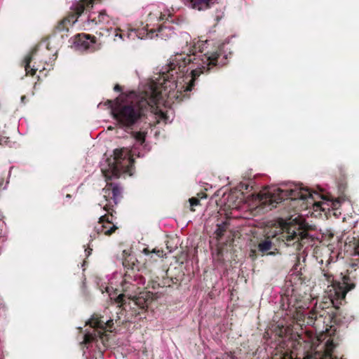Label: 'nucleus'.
<instances>
[{
  "mask_svg": "<svg viewBox=\"0 0 359 359\" xmlns=\"http://www.w3.org/2000/svg\"><path fill=\"white\" fill-rule=\"evenodd\" d=\"M189 203L191 206L197 205L199 203V200L196 198H191L189 199Z\"/></svg>",
  "mask_w": 359,
  "mask_h": 359,
  "instance_id": "obj_21",
  "label": "nucleus"
},
{
  "mask_svg": "<svg viewBox=\"0 0 359 359\" xmlns=\"http://www.w3.org/2000/svg\"><path fill=\"white\" fill-rule=\"evenodd\" d=\"M134 137L135 143L130 149L126 147L116 149L113 155L100 163L101 171L107 180L118 177L121 173L133 175V156H142L145 153L143 150H149L144 144V133H137Z\"/></svg>",
  "mask_w": 359,
  "mask_h": 359,
  "instance_id": "obj_4",
  "label": "nucleus"
},
{
  "mask_svg": "<svg viewBox=\"0 0 359 359\" xmlns=\"http://www.w3.org/2000/svg\"><path fill=\"white\" fill-rule=\"evenodd\" d=\"M67 198H70V195H69V194H67Z\"/></svg>",
  "mask_w": 359,
  "mask_h": 359,
  "instance_id": "obj_31",
  "label": "nucleus"
},
{
  "mask_svg": "<svg viewBox=\"0 0 359 359\" xmlns=\"http://www.w3.org/2000/svg\"><path fill=\"white\" fill-rule=\"evenodd\" d=\"M24 99H25V97H24V96H23V97H22V101L24 100Z\"/></svg>",
  "mask_w": 359,
  "mask_h": 359,
  "instance_id": "obj_32",
  "label": "nucleus"
},
{
  "mask_svg": "<svg viewBox=\"0 0 359 359\" xmlns=\"http://www.w3.org/2000/svg\"><path fill=\"white\" fill-rule=\"evenodd\" d=\"M267 255H274V253L273 252H269Z\"/></svg>",
  "mask_w": 359,
  "mask_h": 359,
  "instance_id": "obj_29",
  "label": "nucleus"
},
{
  "mask_svg": "<svg viewBox=\"0 0 359 359\" xmlns=\"http://www.w3.org/2000/svg\"><path fill=\"white\" fill-rule=\"evenodd\" d=\"M286 198L292 200H306L307 207L312 205L315 211L318 210L325 211L330 208L337 210L345 201L344 198L328 199L321 196L316 191H311L299 185L289 184L281 187H271L264 189L257 195H252L248 200L250 209H255L261 206L269 207L272 209L276 204Z\"/></svg>",
  "mask_w": 359,
  "mask_h": 359,
  "instance_id": "obj_3",
  "label": "nucleus"
},
{
  "mask_svg": "<svg viewBox=\"0 0 359 359\" xmlns=\"http://www.w3.org/2000/svg\"><path fill=\"white\" fill-rule=\"evenodd\" d=\"M32 60V58L31 55H29L25 57V60H24L25 69L27 72V74H29L31 75H34L36 73V71L37 70V69L32 68V69H30V70L29 69V63L31 62Z\"/></svg>",
  "mask_w": 359,
  "mask_h": 359,
  "instance_id": "obj_18",
  "label": "nucleus"
},
{
  "mask_svg": "<svg viewBox=\"0 0 359 359\" xmlns=\"http://www.w3.org/2000/svg\"><path fill=\"white\" fill-rule=\"evenodd\" d=\"M245 187V189L248 190V185L247 184H241V188H244Z\"/></svg>",
  "mask_w": 359,
  "mask_h": 359,
  "instance_id": "obj_27",
  "label": "nucleus"
},
{
  "mask_svg": "<svg viewBox=\"0 0 359 359\" xmlns=\"http://www.w3.org/2000/svg\"><path fill=\"white\" fill-rule=\"evenodd\" d=\"M121 192V188L117 185H114L112 188L109 187L104 188L102 189L104 200L100 201L99 206L106 212H109L113 206L112 203L117 204Z\"/></svg>",
  "mask_w": 359,
  "mask_h": 359,
  "instance_id": "obj_10",
  "label": "nucleus"
},
{
  "mask_svg": "<svg viewBox=\"0 0 359 359\" xmlns=\"http://www.w3.org/2000/svg\"><path fill=\"white\" fill-rule=\"evenodd\" d=\"M291 343H292V346H293V348L294 349H297V348L296 347V344L294 342H291Z\"/></svg>",
  "mask_w": 359,
  "mask_h": 359,
  "instance_id": "obj_28",
  "label": "nucleus"
},
{
  "mask_svg": "<svg viewBox=\"0 0 359 359\" xmlns=\"http://www.w3.org/2000/svg\"><path fill=\"white\" fill-rule=\"evenodd\" d=\"M92 328L84 335L83 344L86 350L83 354L87 359H104V351L108 346V335L105 332H111L113 320L104 316H93L87 323Z\"/></svg>",
  "mask_w": 359,
  "mask_h": 359,
  "instance_id": "obj_6",
  "label": "nucleus"
},
{
  "mask_svg": "<svg viewBox=\"0 0 359 359\" xmlns=\"http://www.w3.org/2000/svg\"><path fill=\"white\" fill-rule=\"evenodd\" d=\"M332 348H333L332 342L327 341L326 343V352H327V355H330V352L332 350Z\"/></svg>",
  "mask_w": 359,
  "mask_h": 359,
  "instance_id": "obj_20",
  "label": "nucleus"
},
{
  "mask_svg": "<svg viewBox=\"0 0 359 359\" xmlns=\"http://www.w3.org/2000/svg\"><path fill=\"white\" fill-rule=\"evenodd\" d=\"M240 195H242L241 194ZM243 196H241L240 198L238 195L234 193H231L228 196V206L232 210H240L242 208L243 203Z\"/></svg>",
  "mask_w": 359,
  "mask_h": 359,
  "instance_id": "obj_16",
  "label": "nucleus"
},
{
  "mask_svg": "<svg viewBox=\"0 0 359 359\" xmlns=\"http://www.w3.org/2000/svg\"><path fill=\"white\" fill-rule=\"evenodd\" d=\"M72 48L78 51H95L100 48L96 43L95 36L86 34H79L72 39Z\"/></svg>",
  "mask_w": 359,
  "mask_h": 359,
  "instance_id": "obj_11",
  "label": "nucleus"
},
{
  "mask_svg": "<svg viewBox=\"0 0 359 359\" xmlns=\"http://www.w3.org/2000/svg\"><path fill=\"white\" fill-rule=\"evenodd\" d=\"M354 255L359 256V240L355 243L354 248Z\"/></svg>",
  "mask_w": 359,
  "mask_h": 359,
  "instance_id": "obj_22",
  "label": "nucleus"
},
{
  "mask_svg": "<svg viewBox=\"0 0 359 359\" xmlns=\"http://www.w3.org/2000/svg\"><path fill=\"white\" fill-rule=\"evenodd\" d=\"M90 251H91V250H85L86 255L87 257H88L90 255Z\"/></svg>",
  "mask_w": 359,
  "mask_h": 359,
  "instance_id": "obj_25",
  "label": "nucleus"
},
{
  "mask_svg": "<svg viewBox=\"0 0 359 359\" xmlns=\"http://www.w3.org/2000/svg\"><path fill=\"white\" fill-rule=\"evenodd\" d=\"M113 216L104 215L100 217L97 224L94 227L95 233L90 235V237H95V234L104 233V235H110L116 229V226L112 222Z\"/></svg>",
  "mask_w": 359,
  "mask_h": 359,
  "instance_id": "obj_12",
  "label": "nucleus"
},
{
  "mask_svg": "<svg viewBox=\"0 0 359 359\" xmlns=\"http://www.w3.org/2000/svg\"><path fill=\"white\" fill-rule=\"evenodd\" d=\"M101 291L102 293L104 292L102 288H101Z\"/></svg>",
  "mask_w": 359,
  "mask_h": 359,
  "instance_id": "obj_33",
  "label": "nucleus"
},
{
  "mask_svg": "<svg viewBox=\"0 0 359 359\" xmlns=\"http://www.w3.org/2000/svg\"><path fill=\"white\" fill-rule=\"evenodd\" d=\"M182 2L188 8L197 10L205 11L210 8L216 0H181Z\"/></svg>",
  "mask_w": 359,
  "mask_h": 359,
  "instance_id": "obj_14",
  "label": "nucleus"
},
{
  "mask_svg": "<svg viewBox=\"0 0 359 359\" xmlns=\"http://www.w3.org/2000/svg\"><path fill=\"white\" fill-rule=\"evenodd\" d=\"M172 11L164 4H151L144 9L146 25L142 28L130 27L127 31L121 30V33L116 31L115 38L125 40L126 38L134 40L153 39L156 28L161 25V22H174ZM116 40V39H114Z\"/></svg>",
  "mask_w": 359,
  "mask_h": 359,
  "instance_id": "obj_5",
  "label": "nucleus"
},
{
  "mask_svg": "<svg viewBox=\"0 0 359 359\" xmlns=\"http://www.w3.org/2000/svg\"><path fill=\"white\" fill-rule=\"evenodd\" d=\"M144 253L146 255H149L150 253L156 254L158 257H163L164 256L163 252L160 250L154 249L152 252H150L147 248L144 249Z\"/></svg>",
  "mask_w": 359,
  "mask_h": 359,
  "instance_id": "obj_19",
  "label": "nucleus"
},
{
  "mask_svg": "<svg viewBox=\"0 0 359 359\" xmlns=\"http://www.w3.org/2000/svg\"><path fill=\"white\" fill-rule=\"evenodd\" d=\"M329 359H337V358H332L331 356H330V358H329Z\"/></svg>",
  "mask_w": 359,
  "mask_h": 359,
  "instance_id": "obj_30",
  "label": "nucleus"
},
{
  "mask_svg": "<svg viewBox=\"0 0 359 359\" xmlns=\"http://www.w3.org/2000/svg\"><path fill=\"white\" fill-rule=\"evenodd\" d=\"M120 89H121V87H120L118 85L115 86V87H114V90H115L116 91H119V90H120Z\"/></svg>",
  "mask_w": 359,
  "mask_h": 359,
  "instance_id": "obj_26",
  "label": "nucleus"
},
{
  "mask_svg": "<svg viewBox=\"0 0 359 359\" xmlns=\"http://www.w3.org/2000/svg\"><path fill=\"white\" fill-rule=\"evenodd\" d=\"M0 359H3L1 355H0Z\"/></svg>",
  "mask_w": 359,
  "mask_h": 359,
  "instance_id": "obj_34",
  "label": "nucleus"
},
{
  "mask_svg": "<svg viewBox=\"0 0 359 359\" xmlns=\"http://www.w3.org/2000/svg\"><path fill=\"white\" fill-rule=\"evenodd\" d=\"M154 296L150 292H139L137 294L128 299L129 302L127 303V308L131 309L133 306H137L141 309H144L151 304L154 299Z\"/></svg>",
  "mask_w": 359,
  "mask_h": 359,
  "instance_id": "obj_13",
  "label": "nucleus"
},
{
  "mask_svg": "<svg viewBox=\"0 0 359 359\" xmlns=\"http://www.w3.org/2000/svg\"><path fill=\"white\" fill-rule=\"evenodd\" d=\"M281 237L287 245L293 243L303 241L309 236L308 232L303 229L299 223L292 224V222H284L281 224Z\"/></svg>",
  "mask_w": 359,
  "mask_h": 359,
  "instance_id": "obj_9",
  "label": "nucleus"
},
{
  "mask_svg": "<svg viewBox=\"0 0 359 359\" xmlns=\"http://www.w3.org/2000/svg\"><path fill=\"white\" fill-rule=\"evenodd\" d=\"M182 38L186 46L170 58L168 66L158 77L142 84L138 94L130 91L121 95L111 105L113 117L121 127L134 125L147 109L158 123L171 122L172 111H164L161 107L185 97L201 73L225 64L226 56L222 57L217 50H210V41H191L187 33Z\"/></svg>",
  "mask_w": 359,
  "mask_h": 359,
  "instance_id": "obj_1",
  "label": "nucleus"
},
{
  "mask_svg": "<svg viewBox=\"0 0 359 359\" xmlns=\"http://www.w3.org/2000/svg\"><path fill=\"white\" fill-rule=\"evenodd\" d=\"M94 0H81L74 5L76 18L74 15L69 16L62 20L57 25V29L60 32L68 31L69 27L76 22H79L85 30H90L97 25L102 27L114 25V21L104 10L93 11L88 7L93 4Z\"/></svg>",
  "mask_w": 359,
  "mask_h": 359,
  "instance_id": "obj_7",
  "label": "nucleus"
},
{
  "mask_svg": "<svg viewBox=\"0 0 359 359\" xmlns=\"http://www.w3.org/2000/svg\"><path fill=\"white\" fill-rule=\"evenodd\" d=\"M175 35L173 27L170 26H166L161 25L156 28V31L154 33V36H158L161 39L167 40L172 38Z\"/></svg>",
  "mask_w": 359,
  "mask_h": 359,
  "instance_id": "obj_15",
  "label": "nucleus"
},
{
  "mask_svg": "<svg viewBox=\"0 0 359 359\" xmlns=\"http://www.w3.org/2000/svg\"><path fill=\"white\" fill-rule=\"evenodd\" d=\"M271 248L272 242L269 238H266L264 241H261L257 245L258 250L259 252L262 254V255H264L269 250H270Z\"/></svg>",
  "mask_w": 359,
  "mask_h": 359,
  "instance_id": "obj_17",
  "label": "nucleus"
},
{
  "mask_svg": "<svg viewBox=\"0 0 359 359\" xmlns=\"http://www.w3.org/2000/svg\"><path fill=\"white\" fill-rule=\"evenodd\" d=\"M320 281L325 287V296L323 301L319 304L316 302L314 307L306 311L311 305L314 299H311V294H304L301 295L294 289L291 291L287 290L286 293L281 297V310L284 313L283 320L278 322V330H276V334L281 338H287L290 332L287 320L295 322L297 326L302 330L301 333H298L295 337V341L300 344L302 341L306 343H313L315 339L313 332L305 328L303 326L314 325L318 316L323 317L325 314L324 309L333 306L336 309L342 304L348 291L354 287L353 284L349 283V278L346 276H341L337 279L333 273L329 269L322 270V276ZM283 316V313L281 314Z\"/></svg>",
  "mask_w": 359,
  "mask_h": 359,
  "instance_id": "obj_2",
  "label": "nucleus"
},
{
  "mask_svg": "<svg viewBox=\"0 0 359 359\" xmlns=\"http://www.w3.org/2000/svg\"><path fill=\"white\" fill-rule=\"evenodd\" d=\"M7 138L5 137L0 136V144H4L6 142Z\"/></svg>",
  "mask_w": 359,
  "mask_h": 359,
  "instance_id": "obj_24",
  "label": "nucleus"
},
{
  "mask_svg": "<svg viewBox=\"0 0 359 359\" xmlns=\"http://www.w3.org/2000/svg\"><path fill=\"white\" fill-rule=\"evenodd\" d=\"M145 279L141 276L130 275L125 277L121 273H115L109 280L108 285L104 287V291L109 294L111 299H114L116 303L127 309L126 300L130 299L139 293L140 285H144Z\"/></svg>",
  "mask_w": 359,
  "mask_h": 359,
  "instance_id": "obj_8",
  "label": "nucleus"
},
{
  "mask_svg": "<svg viewBox=\"0 0 359 359\" xmlns=\"http://www.w3.org/2000/svg\"><path fill=\"white\" fill-rule=\"evenodd\" d=\"M250 257L252 259H255V257H256V251L255 250H251V251L250 252Z\"/></svg>",
  "mask_w": 359,
  "mask_h": 359,
  "instance_id": "obj_23",
  "label": "nucleus"
}]
</instances>
